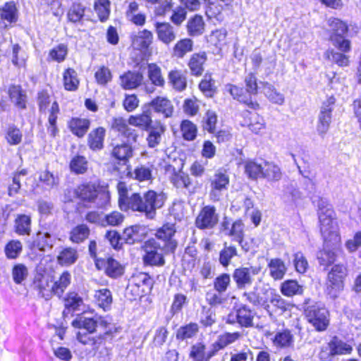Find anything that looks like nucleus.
Instances as JSON below:
<instances>
[{"label":"nucleus","mask_w":361,"mask_h":361,"mask_svg":"<svg viewBox=\"0 0 361 361\" xmlns=\"http://www.w3.org/2000/svg\"><path fill=\"white\" fill-rule=\"evenodd\" d=\"M167 199L164 192L149 190L142 195L135 192L133 197L132 211L144 214L148 219H154L157 210L162 208Z\"/></svg>","instance_id":"1"},{"label":"nucleus","mask_w":361,"mask_h":361,"mask_svg":"<svg viewBox=\"0 0 361 361\" xmlns=\"http://www.w3.org/2000/svg\"><path fill=\"white\" fill-rule=\"evenodd\" d=\"M77 197L84 203L92 204L97 208L105 207L109 202V192L101 190L94 183L79 185L75 190Z\"/></svg>","instance_id":"2"},{"label":"nucleus","mask_w":361,"mask_h":361,"mask_svg":"<svg viewBox=\"0 0 361 361\" xmlns=\"http://www.w3.org/2000/svg\"><path fill=\"white\" fill-rule=\"evenodd\" d=\"M324 240L323 248L317 253V259L319 267L323 271H327L336 259V251L338 249L340 236L337 232L329 235H322Z\"/></svg>","instance_id":"3"},{"label":"nucleus","mask_w":361,"mask_h":361,"mask_svg":"<svg viewBox=\"0 0 361 361\" xmlns=\"http://www.w3.org/2000/svg\"><path fill=\"white\" fill-rule=\"evenodd\" d=\"M305 315L307 322L317 331H324L329 325V312L327 309L321 303L313 302L306 303L305 307Z\"/></svg>","instance_id":"4"},{"label":"nucleus","mask_w":361,"mask_h":361,"mask_svg":"<svg viewBox=\"0 0 361 361\" xmlns=\"http://www.w3.org/2000/svg\"><path fill=\"white\" fill-rule=\"evenodd\" d=\"M143 248L144 264L149 266L162 267L165 264L164 256L175 253V252L167 251L165 247L160 245L159 243L154 240V238L147 240Z\"/></svg>","instance_id":"5"},{"label":"nucleus","mask_w":361,"mask_h":361,"mask_svg":"<svg viewBox=\"0 0 361 361\" xmlns=\"http://www.w3.org/2000/svg\"><path fill=\"white\" fill-rule=\"evenodd\" d=\"M260 268L253 266L239 267L234 269L232 278L239 290L250 288L255 282V278L259 274Z\"/></svg>","instance_id":"6"},{"label":"nucleus","mask_w":361,"mask_h":361,"mask_svg":"<svg viewBox=\"0 0 361 361\" xmlns=\"http://www.w3.org/2000/svg\"><path fill=\"white\" fill-rule=\"evenodd\" d=\"M347 276V269L343 264H335L328 274L329 283L327 293L331 298H336L343 288V279Z\"/></svg>","instance_id":"7"},{"label":"nucleus","mask_w":361,"mask_h":361,"mask_svg":"<svg viewBox=\"0 0 361 361\" xmlns=\"http://www.w3.org/2000/svg\"><path fill=\"white\" fill-rule=\"evenodd\" d=\"M176 233L175 224L166 223L156 231L154 239L167 251L176 252L178 247V242L173 238Z\"/></svg>","instance_id":"8"},{"label":"nucleus","mask_w":361,"mask_h":361,"mask_svg":"<svg viewBox=\"0 0 361 361\" xmlns=\"http://www.w3.org/2000/svg\"><path fill=\"white\" fill-rule=\"evenodd\" d=\"M335 102L336 99L334 97H330L322 104L317 126V130L322 136H324L329 130Z\"/></svg>","instance_id":"9"},{"label":"nucleus","mask_w":361,"mask_h":361,"mask_svg":"<svg viewBox=\"0 0 361 361\" xmlns=\"http://www.w3.org/2000/svg\"><path fill=\"white\" fill-rule=\"evenodd\" d=\"M219 221V215L214 206L207 205L202 208L195 219V226L201 230L212 229Z\"/></svg>","instance_id":"10"},{"label":"nucleus","mask_w":361,"mask_h":361,"mask_svg":"<svg viewBox=\"0 0 361 361\" xmlns=\"http://www.w3.org/2000/svg\"><path fill=\"white\" fill-rule=\"evenodd\" d=\"M95 267L98 270L104 269L106 276L112 279L121 277L125 270V267L111 257L96 259Z\"/></svg>","instance_id":"11"},{"label":"nucleus","mask_w":361,"mask_h":361,"mask_svg":"<svg viewBox=\"0 0 361 361\" xmlns=\"http://www.w3.org/2000/svg\"><path fill=\"white\" fill-rule=\"evenodd\" d=\"M33 287L38 291L39 295L47 300L55 295L54 281L48 275L37 274L34 278Z\"/></svg>","instance_id":"12"},{"label":"nucleus","mask_w":361,"mask_h":361,"mask_svg":"<svg viewBox=\"0 0 361 361\" xmlns=\"http://www.w3.org/2000/svg\"><path fill=\"white\" fill-rule=\"evenodd\" d=\"M263 294L269 296L267 303L271 305V313L268 312L269 315L273 313L282 314L290 310V303L278 294L274 289L263 288Z\"/></svg>","instance_id":"13"},{"label":"nucleus","mask_w":361,"mask_h":361,"mask_svg":"<svg viewBox=\"0 0 361 361\" xmlns=\"http://www.w3.org/2000/svg\"><path fill=\"white\" fill-rule=\"evenodd\" d=\"M56 242V235L47 231H38L32 242H29L30 249H37L42 252L50 251Z\"/></svg>","instance_id":"14"},{"label":"nucleus","mask_w":361,"mask_h":361,"mask_svg":"<svg viewBox=\"0 0 361 361\" xmlns=\"http://www.w3.org/2000/svg\"><path fill=\"white\" fill-rule=\"evenodd\" d=\"M18 19V10L15 1H7L0 6V27L6 28L16 23Z\"/></svg>","instance_id":"15"},{"label":"nucleus","mask_w":361,"mask_h":361,"mask_svg":"<svg viewBox=\"0 0 361 361\" xmlns=\"http://www.w3.org/2000/svg\"><path fill=\"white\" fill-rule=\"evenodd\" d=\"M227 88L234 99L245 104L249 109L257 110L259 108V104L256 101L252 99V96L243 87L234 85H228Z\"/></svg>","instance_id":"16"},{"label":"nucleus","mask_w":361,"mask_h":361,"mask_svg":"<svg viewBox=\"0 0 361 361\" xmlns=\"http://www.w3.org/2000/svg\"><path fill=\"white\" fill-rule=\"evenodd\" d=\"M142 114L136 116H130L128 119V123L137 126L143 130L150 129L154 122L152 119L151 107L145 104L142 106Z\"/></svg>","instance_id":"17"},{"label":"nucleus","mask_w":361,"mask_h":361,"mask_svg":"<svg viewBox=\"0 0 361 361\" xmlns=\"http://www.w3.org/2000/svg\"><path fill=\"white\" fill-rule=\"evenodd\" d=\"M150 106L151 111L163 115L164 118H171L174 111V107L171 102L166 97H157L150 102L147 103Z\"/></svg>","instance_id":"18"},{"label":"nucleus","mask_w":361,"mask_h":361,"mask_svg":"<svg viewBox=\"0 0 361 361\" xmlns=\"http://www.w3.org/2000/svg\"><path fill=\"white\" fill-rule=\"evenodd\" d=\"M106 130L103 127L93 129L87 135V145L90 149L94 152L102 151L104 147Z\"/></svg>","instance_id":"19"},{"label":"nucleus","mask_w":361,"mask_h":361,"mask_svg":"<svg viewBox=\"0 0 361 361\" xmlns=\"http://www.w3.org/2000/svg\"><path fill=\"white\" fill-rule=\"evenodd\" d=\"M119 80L123 90H134L142 85L144 77L139 71H128L120 75Z\"/></svg>","instance_id":"20"},{"label":"nucleus","mask_w":361,"mask_h":361,"mask_svg":"<svg viewBox=\"0 0 361 361\" xmlns=\"http://www.w3.org/2000/svg\"><path fill=\"white\" fill-rule=\"evenodd\" d=\"M111 156L121 165H126L133 157V148L130 143L118 144L111 152Z\"/></svg>","instance_id":"21"},{"label":"nucleus","mask_w":361,"mask_h":361,"mask_svg":"<svg viewBox=\"0 0 361 361\" xmlns=\"http://www.w3.org/2000/svg\"><path fill=\"white\" fill-rule=\"evenodd\" d=\"M146 235L145 228L141 225H133L124 229L122 238L124 243L133 245L141 242Z\"/></svg>","instance_id":"22"},{"label":"nucleus","mask_w":361,"mask_h":361,"mask_svg":"<svg viewBox=\"0 0 361 361\" xmlns=\"http://www.w3.org/2000/svg\"><path fill=\"white\" fill-rule=\"evenodd\" d=\"M9 99L15 106L20 109L27 108V94L19 85H11L8 88Z\"/></svg>","instance_id":"23"},{"label":"nucleus","mask_w":361,"mask_h":361,"mask_svg":"<svg viewBox=\"0 0 361 361\" xmlns=\"http://www.w3.org/2000/svg\"><path fill=\"white\" fill-rule=\"evenodd\" d=\"M318 216L322 235H329L332 232H336L331 229L334 216V212L331 206L325 207L323 210L318 209Z\"/></svg>","instance_id":"24"},{"label":"nucleus","mask_w":361,"mask_h":361,"mask_svg":"<svg viewBox=\"0 0 361 361\" xmlns=\"http://www.w3.org/2000/svg\"><path fill=\"white\" fill-rule=\"evenodd\" d=\"M262 292H263V289L262 290ZM243 295L246 298L247 302L254 306L261 307L267 312L271 313V305L267 303V298L269 296L264 295L263 293H262V294L258 293L256 287H255L251 291L244 292Z\"/></svg>","instance_id":"25"},{"label":"nucleus","mask_w":361,"mask_h":361,"mask_svg":"<svg viewBox=\"0 0 361 361\" xmlns=\"http://www.w3.org/2000/svg\"><path fill=\"white\" fill-rule=\"evenodd\" d=\"M71 132L79 138H82L87 133L90 127V121L87 118H72L68 122Z\"/></svg>","instance_id":"26"},{"label":"nucleus","mask_w":361,"mask_h":361,"mask_svg":"<svg viewBox=\"0 0 361 361\" xmlns=\"http://www.w3.org/2000/svg\"><path fill=\"white\" fill-rule=\"evenodd\" d=\"M165 126L160 121H154L153 126L150 129L147 130L148 136L147 141L150 148L156 147L161 140V135L164 133Z\"/></svg>","instance_id":"27"},{"label":"nucleus","mask_w":361,"mask_h":361,"mask_svg":"<svg viewBox=\"0 0 361 361\" xmlns=\"http://www.w3.org/2000/svg\"><path fill=\"white\" fill-rule=\"evenodd\" d=\"M78 259L77 250L71 247L62 248L56 257L58 264L63 267H69L75 264Z\"/></svg>","instance_id":"28"},{"label":"nucleus","mask_w":361,"mask_h":361,"mask_svg":"<svg viewBox=\"0 0 361 361\" xmlns=\"http://www.w3.org/2000/svg\"><path fill=\"white\" fill-rule=\"evenodd\" d=\"M329 26V39L333 37H347L348 27L346 23L338 18H331L328 20Z\"/></svg>","instance_id":"29"},{"label":"nucleus","mask_w":361,"mask_h":361,"mask_svg":"<svg viewBox=\"0 0 361 361\" xmlns=\"http://www.w3.org/2000/svg\"><path fill=\"white\" fill-rule=\"evenodd\" d=\"M207 60V54L205 52L193 54L188 62V67L191 74L195 76H200L204 71L203 65Z\"/></svg>","instance_id":"30"},{"label":"nucleus","mask_w":361,"mask_h":361,"mask_svg":"<svg viewBox=\"0 0 361 361\" xmlns=\"http://www.w3.org/2000/svg\"><path fill=\"white\" fill-rule=\"evenodd\" d=\"M156 30L159 39L164 44H169L176 39L173 27L168 23H157Z\"/></svg>","instance_id":"31"},{"label":"nucleus","mask_w":361,"mask_h":361,"mask_svg":"<svg viewBox=\"0 0 361 361\" xmlns=\"http://www.w3.org/2000/svg\"><path fill=\"white\" fill-rule=\"evenodd\" d=\"M281 293L287 297L301 295L304 292V287L300 285L296 280L288 279L284 281L280 286Z\"/></svg>","instance_id":"32"},{"label":"nucleus","mask_w":361,"mask_h":361,"mask_svg":"<svg viewBox=\"0 0 361 361\" xmlns=\"http://www.w3.org/2000/svg\"><path fill=\"white\" fill-rule=\"evenodd\" d=\"M204 22L202 16L195 15L187 23V31L190 36L197 37L203 34L204 31Z\"/></svg>","instance_id":"33"},{"label":"nucleus","mask_w":361,"mask_h":361,"mask_svg":"<svg viewBox=\"0 0 361 361\" xmlns=\"http://www.w3.org/2000/svg\"><path fill=\"white\" fill-rule=\"evenodd\" d=\"M268 267L269 269V274L274 280L282 279L287 271L284 262L279 258L270 259L268 263Z\"/></svg>","instance_id":"34"},{"label":"nucleus","mask_w":361,"mask_h":361,"mask_svg":"<svg viewBox=\"0 0 361 361\" xmlns=\"http://www.w3.org/2000/svg\"><path fill=\"white\" fill-rule=\"evenodd\" d=\"M193 41L189 38L178 41L173 48L171 55L177 59H183L188 53L192 51Z\"/></svg>","instance_id":"35"},{"label":"nucleus","mask_w":361,"mask_h":361,"mask_svg":"<svg viewBox=\"0 0 361 361\" xmlns=\"http://www.w3.org/2000/svg\"><path fill=\"white\" fill-rule=\"evenodd\" d=\"M328 345L331 356L350 353L352 351V347L337 336H334L329 342Z\"/></svg>","instance_id":"36"},{"label":"nucleus","mask_w":361,"mask_h":361,"mask_svg":"<svg viewBox=\"0 0 361 361\" xmlns=\"http://www.w3.org/2000/svg\"><path fill=\"white\" fill-rule=\"evenodd\" d=\"M118 191L119 196L118 204L120 209L126 212L128 211L129 209L132 210L133 197H134L135 192L129 196L125 183L121 182L118 184Z\"/></svg>","instance_id":"37"},{"label":"nucleus","mask_w":361,"mask_h":361,"mask_svg":"<svg viewBox=\"0 0 361 361\" xmlns=\"http://www.w3.org/2000/svg\"><path fill=\"white\" fill-rule=\"evenodd\" d=\"M153 35L149 30H144L134 36L132 44L135 49L142 50L147 49L152 44Z\"/></svg>","instance_id":"38"},{"label":"nucleus","mask_w":361,"mask_h":361,"mask_svg":"<svg viewBox=\"0 0 361 361\" xmlns=\"http://www.w3.org/2000/svg\"><path fill=\"white\" fill-rule=\"evenodd\" d=\"M72 326L76 329H84L88 334L95 332L97 328V322L94 317L90 318L78 314L71 323Z\"/></svg>","instance_id":"39"},{"label":"nucleus","mask_w":361,"mask_h":361,"mask_svg":"<svg viewBox=\"0 0 361 361\" xmlns=\"http://www.w3.org/2000/svg\"><path fill=\"white\" fill-rule=\"evenodd\" d=\"M229 183L228 176L225 171H217L213 179L211 180L212 195L216 196V191H221L226 189Z\"/></svg>","instance_id":"40"},{"label":"nucleus","mask_w":361,"mask_h":361,"mask_svg":"<svg viewBox=\"0 0 361 361\" xmlns=\"http://www.w3.org/2000/svg\"><path fill=\"white\" fill-rule=\"evenodd\" d=\"M237 255L236 247L224 243L222 250L219 252V262L222 267L227 268L230 265L231 259Z\"/></svg>","instance_id":"41"},{"label":"nucleus","mask_w":361,"mask_h":361,"mask_svg":"<svg viewBox=\"0 0 361 361\" xmlns=\"http://www.w3.org/2000/svg\"><path fill=\"white\" fill-rule=\"evenodd\" d=\"M199 331V326L196 323H190L179 327L176 333V338L178 341H185L195 337Z\"/></svg>","instance_id":"42"},{"label":"nucleus","mask_w":361,"mask_h":361,"mask_svg":"<svg viewBox=\"0 0 361 361\" xmlns=\"http://www.w3.org/2000/svg\"><path fill=\"white\" fill-rule=\"evenodd\" d=\"M238 324L241 327H252L253 326V315L250 307L246 305H242L237 310Z\"/></svg>","instance_id":"43"},{"label":"nucleus","mask_w":361,"mask_h":361,"mask_svg":"<svg viewBox=\"0 0 361 361\" xmlns=\"http://www.w3.org/2000/svg\"><path fill=\"white\" fill-rule=\"evenodd\" d=\"M64 88L68 91H75L78 88V73L73 68H67L63 74Z\"/></svg>","instance_id":"44"},{"label":"nucleus","mask_w":361,"mask_h":361,"mask_svg":"<svg viewBox=\"0 0 361 361\" xmlns=\"http://www.w3.org/2000/svg\"><path fill=\"white\" fill-rule=\"evenodd\" d=\"M83 304L82 298L76 292H69L64 298L65 310L75 312L80 310V307Z\"/></svg>","instance_id":"45"},{"label":"nucleus","mask_w":361,"mask_h":361,"mask_svg":"<svg viewBox=\"0 0 361 361\" xmlns=\"http://www.w3.org/2000/svg\"><path fill=\"white\" fill-rule=\"evenodd\" d=\"M69 167L74 173L83 174L87 171L88 162L85 157L77 154L71 159Z\"/></svg>","instance_id":"46"},{"label":"nucleus","mask_w":361,"mask_h":361,"mask_svg":"<svg viewBox=\"0 0 361 361\" xmlns=\"http://www.w3.org/2000/svg\"><path fill=\"white\" fill-rule=\"evenodd\" d=\"M275 345L280 348H288L293 345L294 339L293 336L288 329L279 331L276 334L274 338Z\"/></svg>","instance_id":"47"},{"label":"nucleus","mask_w":361,"mask_h":361,"mask_svg":"<svg viewBox=\"0 0 361 361\" xmlns=\"http://www.w3.org/2000/svg\"><path fill=\"white\" fill-rule=\"evenodd\" d=\"M148 78L154 85L164 86L165 80L162 76L161 68L157 64H148Z\"/></svg>","instance_id":"48"},{"label":"nucleus","mask_w":361,"mask_h":361,"mask_svg":"<svg viewBox=\"0 0 361 361\" xmlns=\"http://www.w3.org/2000/svg\"><path fill=\"white\" fill-rule=\"evenodd\" d=\"M71 275L69 271H65L60 276L56 281H54V287L55 288V295L61 298L65 290L71 284Z\"/></svg>","instance_id":"49"},{"label":"nucleus","mask_w":361,"mask_h":361,"mask_svg":"<svg viewBox=\"0 0 361 361\" xmlns=\"http://www.w3.org/2000/svg\"><path fill=\"white\" fill-rule=\"evenodd\" d=\"M90 229L85 224H80L72 229L70 233V240L75 243H80L88 238Z\"/></svg>","instance_id":"50"},{"label":"nucleus","mask_w":361,"mask_h":361,"mask_svg":"<svg viewBox=\"0 0 361 361\" xmlns=\"http://www.w3.org/2000/svg\"><path fill=\"white\" fill-rule=\"evenodd\" d=\"M169 80L173 88L178 91H183L186 88V78L179 71H170L169 73Z\"/></svg>","instance_id":"51"},{"label":"nucleus","mask_w":361,"mask_h":361,"mask_svg":"<svg viewBox=\"0 0 361 361\" xmlns=\"http://www.w3.org/2000/svg\"><path fill=\"white\" fill-rule=\"evenodd\" d=\"M262 85L264 94L266 97L272 102L281 104L284 102V97L283 94L278 92L275 87L267 82H261Z\"/></svg>","instance_id":"52"},{"label":"nucleus","mask_w":361,"mask_h":361,"mask_svg":"<svg viewBox=\"0 0 361 361\" xmlns=\"http://www.w3.org/2000/svg\"><path fill=\"white\" fill-rule=\"evenodd\" d=\"M86 7L80 3H73L70 7L67 17L70 22L76 23L80 22L85 16Z\"/></svg>","instance_id":"53"},{"label":"nucleus","mask_w":361,"mask_h":361,"mask_svg":"<svg viewBox=\"0 0 361 361\" xmlns=\"http://www.w3.org/2000/svg\"><path fill=\"white\" fill-rule=\"evenodd\" d=\"M281 176L282 173L278 166L272 163H265L262 178L268 180L277 181L281 178Z\"/></svg>","instance_id":"54"},{"label":"nucleus","mask_w":361,"mask_h":361,"mask_svg":"<svg viewBox=\"0 0 361 361\" xmlns=\"http://www.w3.org/2000/svg\"><path fill=\"white\" fill-rule=\"evenodd\" d=\"M110 331H107L105 332L103 335L99 336L97 339L90 337L89 336L90 334L87 333H82L80 331L78 332L76 335V338L78 341L82 343L83 345H90L93 347H97L98 344H100L102 343V341L105 338V337L110 334Z\"/></svg>","instance_id":"55"},{"label":"nucleus","mask_w":361,"mask_h":361,"mask_svg":"<svg viewBox=\"0 0 361 361\" xmlns=\"http://www.w3.org/2000/svg\"><path fill=\"white\" fill-rule=\"evenodd\" d=\"M109 0H98L94 3V9L97 13L101 22H105L108 20L110 14Z\"/></svg>","instance_id":"56"},{"label":"nucleus","mask_w":361,"mask_h":361,"mask_svg":"<svg viewBox=\"0 0 361 361\" xmlns=\"http://www.w3.org/2000/svg\"><path fill=\"white\" fill-rule=\"evenodd\" d=\"M326 58L339 66H347L349 64V58L345 53L336 51L333 49H329L325 52Z\"/></svg>","instance_id":"57"},{"label":"nucleus","mask_w":361,"mask_h":361,"mask_svg":"<svg viewBox=\"0 0 361 361\" xmlns=\"http://www.w3.org/2000/svg\"><path fill=\"white\" fill-rule=\"evenodd\" d=\"M264 166L253 161H248L245 164V172L251 179L262 178Z\"/></svg>","instance_id":"58"},{"label":"nucleus","mask_w":361,"mask_h":361,"mask_svg":"<svg viewBox=\"0 0 361 361\" xmlns=\"http://www.w3.org/2000/svg\"><path fill=\"white\" fill-rule=\"evenodd\" d=\"M189 357L192 361H207L206 345L203 343H197L190 348Z\"/></svg>","instance_id":"59"},{"label":"nucleus","mask_w":361,"mask_h":361,"mask_svg":"<svg viewBox=\"0 0 361 361\" xmlns=\"http://www.w3.org/2000/svg\"><path fill=\"white\" fill-rule=\"evenodd\" d=\"M31 219L30 216L23 214L16 219V231L22 235H29L30 232Z\"/></svg>","instance_id":"60"},{"label":"nucleus","mask_w":361,"mask_h":361,"mask_svg":"<svg viewBox=\"0 0 361 361\" xmlns=\"http://www.w3.org/2000/svg\"><path fill=\"white\" fill-rule=\"evenodd\" d=\"M180 130L183 137L185 140L191 141L195 139L197 136L196 126L188 120H185L180 125Z\"/></svg>","instance_id":"61"},{"label":"nucleus","mask_w":361,"mask_h":361,"mask_svg":"<svg viewBox=\"0 0 361 361\" xmlns=\"http://www.w3.org/2000/svg\"><path fill=\"white\" fill-rule=\"evenodd\" d=\"M244 227L242 220L238 219L232 224L231 228L228 233H226V235L233 237L234 241H241L245 235Z\"/></svg>","instance_id":"62"},{"label":"nucleus","mask_w":361,"mask_h":361,"mask_svg":"<svg viewBox=\"0 0 361 361\" xmlns=\"http://www.w3.org/2000/svg\"><path fill=\"white\" fill-rule=\"evenodd\" d=\"M95 297L97 299L99 305L104 310L109 307L112 302L111 293L107 288H102L97 291Z\"/></svg>","instance_id":"63"},{"label":"nucleus","mask_w":361,"mask_h":361,"mask_svg":"<svg viewBox=\"0 0 361 361\" xmlns=\"http://www.w3.org/2000/svg\"><path fill=\"white\" fill-rule=\"evenodd\" d=\"M134 280L137 286H143L142 291H150L153 286V279L146 273H139L135 276Z\"/></svg>","instance_id":"64"}]
</instances>
